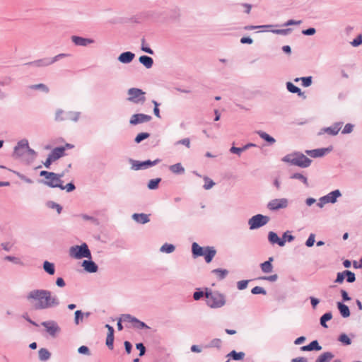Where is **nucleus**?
Listing matches in <instances>:
<instances>
[{
    "mask_svg": "<svg viewBox=\"0 0 362 362\" xmlns=\"http://www.w3.org/2000/svg\"><path fill=\"white\" fill-rule=\"evenodd\" d=\"M344 274L346 277V281L349 283H353L356 281L355 274L349 270H344Z\"/></svg>",
    "mask_w": 362,
    "mask_h": 362,
    "instance_id": "nucleus-48",
    "label": "nucleus"
},
{
    "mask_svg": "<svg viewBox=\"0 0 362 362\" xmlns=\"http://www.w3.org/2000/svg\"><path fill=\"white\" fill-rule=\"evenodd\" d=\"M274 261V257H269L267 261L260 264L262 272L266 274L271 273L273 271V265L272 262Z\"/></svg>",
    "mask_w": 362,
    "mask_h": 362,
    "instance_id": "nucleus-24",
    "label": "nucleus"
},
{
    "mask_svg": "<svg viewBox=\"0 0 362 362\" xmlns=\"http://www.w3.org/2000/svg\"><path fill=\"white\" fill-rule=\"evenodd\" d=\"M59 188L62 190H66L67 192H71L76 189V187L74 185V183L70 182L66 185H63V183H62V185H59Z\"/></svg>",
    "mask_w": 362,
    "mask_h": 362,
    "instance_id": "nucleus-51",
    "label": "nucleus"
},
{
    "mask_svg": "<svg viewBox=\"0 0 362 362\" xmlns=\"http://www.w3.org/2000/svg\"><path fill=\"white\" fill-rule=\"evenodd\" d=\"M244 356H245L244 352H242V351L237 352L235 350H233L232 351H230L229 354H227V357H228L233 360H235V361L242 360L244 358Z\"/></svg>",
    "mask_w": 362,
    "mask_h": 362,
    "instance_id": "nucleus-36",
    "label": "nucleus"
},
{
    "mask_svg": "<svg viewBox=\"0 0 362 362\" xmlns=\"http://www.w3.org/2000/svg\"><path fill=\"white\" fill-rule=\"evenodd\" d=\"M39 359L42 361H47L50 356V352L45 348H41L38 351Z\"/></svg>",
    "mask_w": 362,
    "mask_h": 362,
    "instance_id": "nucleus-35",
    "label": "nucleus"
},
{
    "mask_svg": "<svg viewBox=\"0 0 362 362\" xmlns=\"http://www.w3.org/2000/svg\"><path fill=\"white\" fill-rule=\"evenodd\" d=\"M175 245L173 244H169V243L163 244L160 248V251L161 252L168 253V254L173 252L175 251Z\"/></svg>",
    "mask_w": 362,
    "mask_h": 362,
    "instance_id": "nucleus-39",
    "label": "nucleus"
},
{
    "mask_svg": "<svg viewBox=\"0 0 362 362\" xmlns=\"http://www.w3.org/2000/svg\"><path fill=\"white\" fill-rule=\"evenodd\" d=\"M322 346H320L317 340L311 341L309 344L300 347V350L303 351H320Z\"/></svg>",
    "mask_w": 362,
    "mask_h": 362,
    "instance_id": "nucleus-25",
    "label": "nucleus"
},
{
    "mask_svg": "<svg viewBox=\"0 0 362 362\" xmlns=\"http://www.w3.org/2000/svg\"><path fill=\"white\" fill-rule=\"evenodd\" d=\"M161 181L160 178H156L151 180L148 183V188L149 189H156L158 187V184Z\"/></svg>",
    "mask_w": 362,
    "mask_h": 362,
    "instance_id": "nucleus-45",
    "label": "nucleus"
},
{
    "mask_svg": "<svg viewBox=\"0 0 362 362\" xmlns=\"http://www.w3.org/2000/svg\"><path fill=\"white\" fill-rule=\"evenodd\" d=\"M294 236L291 234V232L289 230H287L284 233L281 240H284V245L286 244V242H292L294 240Z\"/></svg>",
    "mask_w": 362,
    "mask_h": 362,
    "instance_id": "nucleus-52",
    "label": "nucleus"
},
{
    "mask_svg": "<svg viewBox=\"0 0 362 362\" xmlns=\"http://www.w3.org/2000/svg\"><path fill=\"white\" fill-rule=\"evenodd\" d=\"M282 161L300 168H308L310 165L312 160L300 152L287 154L282 158Z\"/></svg>",
    "mask_w": 362,
    "mask_h": 362,
    "instance_id": "nucleus-2",
    "label": "nucleus"
},
{
    "mask_svg": "<svg viewBox=\"0 0 362 362\" xmlns=\"http://www.w3.org/2000/svg\"><path fill=\"white\" fill-rule=\"evenodd\" d=\"M132 218L136 222L141 224H145L150 221L149 215L143 213L134 214L132 215Z\"/></svg>",
    "mask_w": 362,
    "mask_h": 362,
    "instance_id": "nucleus-23",
    "label": "nucleus"
},
{
    "mask_svg": "<svg viewBox=\"0 0 362 362\" xmlns=\"http://www.w3.org/2000/svg\"><path fill=\"white\" fill-rule=\"evenodd\" d=\"M332 146H329L327 148H316L313 150H307L305 151V153L313 158H319L322 157L327 153H329L332 151Z\"/></svg>",
    "mask_w": 362,
    "mask_h": 362,
    "instance_id": "nucleus-14",
    "label": "nucleus"
},
{
    "mask_svg": "<svg viewBox=\"0 0 362 362\" xmlns=\"http://www.w3.org/2000/svg\"><path fill=\"white\" fill-rule=\"evenodd\" d=\"M272 32L275 34L278 35H287L291 32V28H286V29H276V30H272Z\"/></svg>",
    "mask_w": 362,
    "mask_h": 362,
    "instance_id": "nucleus-58",
    "label": "nucleus"
},
{
    "mask_svg": "<svg viewBox=\"0 0 362 362\" xmlns=\"http://www.w3.org/2000/svg\"><path fill=\"white\" fill-rule=\"evenodd\" d=\"M169 169L173 173L176 175L183 174L185 173V168L180 163L170 165Z\"/></svg>",
    "mask_w": 362,
    "mask_h": 362,
    "instance_id": "nucleus-33",
    "label": "nucleus"
},
{
    "mask_svg": "<svg viewBox=\"0 0 362 362\" xmlns=\"http://www.w3.org/2000/svg\"><path fill=\"white\" fill-rule=\"evenodd\" d=\"M256 133L259 135V136L261 139H262L264 141H266L267 142H268L269 144H270V145H272L276 142V140L274 137L271 136L267 133H266L263 131H257Z\"/></svg>",
    "mask_w": 362,
    "mask_h": 362,
    "instance_id": "nucleus-31",
    "label": "nucleus"
},
{
    "mask_svg": "<svg viewBox=\"0 0 362 362\" xmlns=\"http://www.w3.org/2000/svg\"><path fill=\"white\" fill-rule=\"evenodd\" d=\"M139 62L146 69H151L153 64V60L151 57L142 55L139 58Z\"/></svg>",
    "mask_w": 362,
    "mask_h": 362,
    "instance_id": "nucleus-29",
    "label": "nucleus"
},
{
    "mask_svg": "<svg viewBox=\"0 0 362 362\" xmlns=\"http://www.w3.org/2000/svg\"><path fill=\"white\" fill-rule=\"evenodd\" d=\"M46 206L49 209H55L58 214H61L62 211V207L59 204L53 201H48L46 203Z\"/></svg>",
    "mask_w": 362,
    "mask_h": 362,
    "instance_id": "nucleus-42",
    "label": "nucleus"
},
{
    "mask_svg": "<svg viewBox=\"0 0 362 362\" xmlns=\"http://www.w3.org/2000/svg\"><path fill=\"white\" fill-rule=\"evenodd\" d=\"M270 218L267 216L257 214L248 220V225L250 230H255L267 224Z\"/></svg>",
    "mask_w": 362,
    "mask_h": 362,
    "instance_id": "nucleus-7",
    "label": "nucleus"
},
{
    "mask_svg": "<svg viewBox=\"0 0 362 362\" xmlns=\"http://www.w3.org/2000/svg\"><path fill=\"white\" fill-rule=\"evenodd\" d=\"M127 100L136 105H144L146 102V93L138 88H131L127 90Z\"/></svg>",
    "mask_w": 362,
    "mask_h": 362,
    "instance_id": "nucleus-5",
    "label": "nucleus"
},
{
    "mask_svg": "<svg viewBox=\"0 0 362 362\" xmlns=\"http://www.w3.org/2000/svg\"><path fill=\"white\" fill-rule=\"evenodd\" d=\"M67 54H59L52 58H44L38 60H35L31 62L26 63L25 65L34 66L36 67H45L49 66L57 61L67 57Z\"/></svg>",
    "mask_w": 362,
    "mask_h": 362,
    "instance_id": "nucleus-6",
    "label": "nucleus"
},
{
    "mask_svg": "<svg viewBox=\"0 0 362 362\" xmlns=\"http://www.w3.org/2000/svg\"><path fill=\"white\" fill-rule=\"evenodd\" d=\"M205 247L199 246L197 243L192 245V252L194 257H201L204 255Z\"/></svg>",
    "mask_w": 362,
    "mask_h": 362,
    "instance_id": "nucleus-27",
    "label": "nucleus"
},
{
    "mask_svg": "<svg viewBox=\"0 0 362 362\" xmlns=\"http://www.w3.org/2000/svg\"><path fill=\"white\" fill-rule=\"evenodd\" d=\"M286 88L287 90L292 93H297L299 95L302 94L301 90L291 82L286 83Z\"/></svg>",
    "mask_w": 362,
    "mask_h": 362,
    "instance_id": "nucleus-41",
    "label": "nucleus"
},
{
    "mask_svg": "<svg viewBox=\"0 0 362 362\" xmlns=\"http://www.w3.org/2000/svg\"><path fill=\"white\" fill-rule=\"evenodd\" d=\"M214 274L217 275L219 280H222L228 274V271L226 269H215L211 271Z\"/></svg>",
    "mask_w": 362,
    "mask_h": 362,
    "instance_id": "nucleus-37",
    "label": "nucleus"
},
{
    "mask_svg": "<svg viewBox=\"0 0 362 362\" xmlns=\"http://www.w3.org/2000/svg\"><path fill=\"white\" fill-rule=\"evenodd\" d=\"M299 80H301L302 85L304 87H308L312 84V76H307V77H301V78H296L295 79V81L297 82Z\"/></svg>",
    "mask_w": 362,
    "mask_h": 362,
    "instance_id": "nucleus-44",
    "label": "nucleus"
},
{
    "mask_svg": "<svg viewBox=\"0 0 362 362\" xmlns=\"http://www.w3.org/2000/svg\"><path fill=\"white\" fill-rule=\"evenodd\" d=\"M113 342H114V334H107L106 338V345L110 349H113Z\"/></svg>",
    "mask_w": 362,
    "mask_h": 362,
    "instance_id": "nucleus-56",
    "label": "nucleus"
},
{
    "mask_svg": "<svg viewBox=\"0 0 362 362\" xmlns=\"http://www.w3.org/2000/svg\"><path fill=\"white\" fill-rule=\"evenodd\" d=\"M42 268H43L44 271L49 275H54L55 273L54 264L52 262H50L47 260H45L43 262Z\"/></svg>",
    "mask_w": 362,
    "mask_h": 362,
    "instance_id": "nucleus-30",
    "label": "nucleus"
},
{
    "mask_svg": "<svg viewBox=\"0 0 362 362\" xmlns=\"http://www.w3.org/2000/svg\"><path fill=\"white\" fill-rule=\"evenodd\" d=\"M337 308L340 313V315L346 318L350 316V310L349 307L343 303L342 302L337 303Z\"/></svg>",
    "mask_w": 362,
    "mask_h": 362,
    "instance_id": "nucleus-26",
    "label": "nucleus"
},
{
    "mask_svg": "<svg viewBox=\"0 0 362 362\" xmlns=\"http://www.w3.org/2000/svg\"><path fill=\"white\" fill-rule=\"evenodd\" d=\"M69 256L76 259H81L84 257L91 259V253L86 243L71 247Z\"/></svg>",
    "mask_w": 362,
    "mask_h": 362,
    "instance_id": "nucleus-4",
    "label": "nucleus"
},
{
    "mask_svg": "<svg viewBox=\"0 0 362 362\" xmlns=\"http://www.w3.org/2000/svg\"><path fill=\"white\" fill-rule=\"evenodd\" d=\"M64 151L65 147H56L49 153L48 156L50 157L53 161H55L64 156Z\"/></svg>",
    "mask_w": 362,
    "mask_h": 362,
    "instance_id": "nucleus-20",
    "label": "nucleus"
},
{
    "mask_svg": "<svg viewBox=\"0 0 362 362\" xmlns=\"http://www.w3.org/2000/svg\"><path fill=\"white\" fill-rule=\"evenodd\" d=\"M160 162V159H156L153 161L147 160L145 161L135 160L132 158L129 159V163L132 164V169L134 170H139L141 169H146L153 165H157Z\"/></svg>",
    "mask_w": 362,
    "mask_h": 362,
    "instance_id": "nucleus-8",
    "label": "nucleus"
},
{
    "mask_svg": "<svg viewBox=\"0 0 362 362\" xmlns=\"http://www.w3.org/2000/svg\"><path fill=\"white\" fill-rule=\"evenodd\" d=\"M205 297L206 298V303L211 308H220L226 305V296L224 294L218 291H211L206 288Z\"/></svg>",
    "mask_w": 362,
    "mask_h": 362,
    "instance_id": "nucleus-3",
    "label": "nucleus"
},
{
    "mask_svg": "<svg viewBox=\"0 0 362 362\" xmlns=\"http://www.w3.org/2000/svg\"><path fill=\"white\" fill-rule=\"evenodd\" d=\"M338 340L344 344V345H350L351 344V339L346 334H341L339 335Z\"/></svg>",
    "mask_w": 362,
    "mask_h": 362,
    "instance_id": "nucleus-49",
    "label": "nucleus"
},
{
    "mask_svg": "<svg viewBox=\"0 0 362 362\" xmlns=\"http://www.w3.org/2000/svg\"><path fill=\"white\" fill-rule=\"evenodd\" d=\"M288 206V200L286 198L274 199L268 202L267 206L270 211H278L286 209Z\"/></svg>",
    "mask_w": 362,
    "mask_h": 362,
    "instance_id": "nucleus-10",
    "label": "nucleus"
},
{
    "mask_svg": "<svg viewBox=\"0 0 362 362\" xmlns=\"http://www.w3.org/2000/svg\"><path fill=\"white\" fill-rule=\"evenodd\" d=\"M72 42L80 47H87L89 45L95 43V40L91 38H86L81 36L73 35L71 37Z\"/></svg>",
    "mask_w": 362,
    "mask_h": 362,
    "instance_id": "nucleus-15",
    "label": "nucleus"
},
{
    "mask_svg": "<svg viewBox=\"0 0 362 362\" xmlns=\"http://www.w3.org/2000/svg\"><path fill=\"white\" fill-rule=\"evenodd\" d=\"M251 292L252 294L257 295V294H263L266 295L267 291L264 288L260 286H255L252 290Z\"/></svg>",
    "mask_w": 362,
    "mask_h": 362,
    "instance_id": "nucleus-57",
    "label": "nucleus"
},
{
    "mask_svg": "<svg viewBox=\"0 0 362 362\" xmlns=\"http://www.w3.org/2000/svg\"><path fill=\"white\" fill-rule=\"evenodd\" d=\"M64 115H66V112H64V111L63 110H62V109L57 110L56 113H55V117H54L55 120L57 122L66 120L65 116L64 117L63 116Z\"/></svg>",
    "mask_w": 362,
    "mask_h": 362,
    "instance_id": "nucleus-47",
    "label": "nucleus"
},
{
    "mask_svg": "<svg viewBox=\"0 0 362 362\" xmlns=\"http://www.w3.org/2000/svg\"><path fill=\"white\" fill-rule=\"evenodd\" d=\"M152 103L154 105L153 113H154L155 116L158 118H160V110L158 108L160 104L154 100H152Z\"/></svg>",
    "mask_w": 362,
    "mask_h": 362,
    "instance_id": "nucleus-63",
    "label": "nucleus"
},
{
    "mask_svg": "<svg viewBox=\"0 0 362 362\" xmlns=\"http://www.w3.org/2000/svg\"><path fill=\"white\" fill-rule=\"evenodd\" d=\"M134 323V327H136L137 329H149V327L146 324H145L144 322L140 321L137 318Z\"/></svg>",
    "mask_w": 362,
    "mask_h": 362,
    "instance_id": "nucleus-61",
    "label": "nucleus"
},
{
    "mask_svg": "<svg viewBox=\"0 0 362 362\" xmlns=\"http://www.w3.org/2000/svg\"><path fill=\"white\" fill-rule=\"evenodd\" d=\"M84 269L89 273H95L98 271V265L92 260H84L82 263Z\"/></svg>",
    "mask_w": 362,
    "mask_h": 362,
    "instance_id": "nucleus-22",
    "label": "nucleus"
},
{
    "mask_svg": "<svg viewBox=\"0 0 362 362\" xmlns=\"http://www.w3.org/2000/svg\"><path fill=\"white\" fill-rule=\"evenodd\" d=\"M74 323L76 325H78L80 322H81L84 318V314L81 310H76L74 313Z\"/></svg>",
    "mask_w": 362,
    "mask_h": 362,
    "instance_id": "nucleus-46",
    "label": "nucleus"
},
{
    "mask_svg": "<svg viewBox=\"0 0 362 362\" xmlns=\"http://www.w3.org/2000/svg\"><path fill=\"white\" fill-rule=\"evenodd\" d=\"M216 254V250L214 247L207 246L205 247V250L204 251V257L206 263H210L213 258L215 257Z\"/></svg>",
    "mask_w": 362,
    "mask_h": 362,
    "instance_id": "nucleus-21",
    "label": "nucleus"
},
{
    "mask_svg": "<svg viewBox=\"0 0 362 362\" xmlns=\"http://www.w3.org/2000/svg\"><path fill=\"white\" fill-rule=\"evenodd\" d=\"M78 352L81 354L90 355V349L86 346H81L78 349Z\"/></svg>",
    "mask_w": 362,
    "mask_h": 362,
    "instance_id": "nucleus-64",
    "label": "nucleus"
},
{
    "mask_svg": "<svg viewBox=\"0 0 362 362\" xmlns=\"http://www.w3.org/2000/svg\"><path fill=\"white\" fill-rule=\"evenodd\" d=\"M332 318V314L331 312H327L322 315L320 319V325L325 328H327L326 322Z\"/></svg>",
    "mask_w": 362,
    "mask_h": 362,
    "instance_id": "nucleus-38",
    "label": "nucleus"
},
{
    "mask_svg": "<svg viewBox=\"0 0 362 362\" xmlns=\"http://www.w3.org/2000/svg\"><path fill=\"white\" fill-rule=\"evenodd\" d=\"M152 119V117L144 113H136L131 116L129 124L132 126L147 123Z\"/></svg>",
    "mask_w": 362,
    "mask_h": 362,
    "instance_id": "nucleus-11",
    "label": "nucleus"
},
{
    "mask_svg": "<svg viewBox=\"0 0 362 362\" xmlns=\"http://www.w3.org/2000/svg\"><path fill=\"white\" fill-rule=\"evenodd\" d=\"M26 299L34 303L35 310H46L60 304L59 298L47 289H33L28 293Z\"/></svg>",
    "mask_w": 362,
    "mask_h": 362,
    "instance_id": "nucleus-1",
    "label": "nucleus"
},
{
    "mask_svg": "<svg viewBox=\"0 0 362 362\" xmlns=\"http://www.w3.org/2000/svg\"><path fill=\"white\" fill-rule=\"evenodd\" d=\"M249 281H250L249 280H242V281H238L237 282V288L239 290L245 289L248 285Z\"/></svg>",
    "mask_w": 362,
    "mask_h": 362,
    "instance_id": "nucleus-60",
    "label": "nucleus"
},
{
    "mask_svg": "<svg viewBox=\"0 0 362 362\" xmlns=\"http://www.w3.org/2000/svg\"><path fill=\"white\" fill-rule=\"evenodd\" d=\"M149 136H150V134L149 133H148V132H141V133L138 134L136 136V137L134 139V141L136 144H139L142 141H144V139H148Z\"/></svg>",
    "mask_w": 362,
    "mask_h": 362,
    "instance_id": "nucleus-43",
    "label": "nucleus"
},
{
    "mask_svg": "<svg viewBox=\"0 0 362 362\" xmlns=\"http://www.w3.org/2000/svg\"><path fill=\"white\" fill-rule=\"evenodd\" d=\"M81 112H76V111H69L66 112L65 118L66 120L69 119L71 121H73L74 122H76L78 121L80 118Z\"/></svg>",
    "mask_w": 362,
    "mask_h": 362,
    "instance_id": "nucleus-32",
    "label": "nucleus"
},
{
    "mask_svg": "<svg viewBox=\"0 0 362 362\" xmlns=\"http://www.w3.org/2000/svg\"><path fill=\"white\" fill-rule=\"evenodd\" d=\"M204 180L205 182L204 188L205 189H210L211 188H212L214 186L215 182L209 178L208 177H204Z\"/></svg>",
    "mask_w": 362,
    "mask_h": 362,
    "instance_id": "nucleus-54",
    "label": "nucleus"
},
{
    "mask_svg": "<svg viewBox=\"0 0 362 362\" xmlns=\"http://www.w3.org/2000/svg\"><path fill=\"white\" fill-rule=\"evenodd\" d=\"M268 240L272 245H278L280 247L284 246V240H281L274 231H269L268 233Z\"/></svg>",
    "mask_w": 362,
    "mask_h": 362,
    "instance_id": "nucleus-18",
    "label": "nucleus"
},
{
    "mask_svg": "<svg viewBox=\"0 0 362 362\" xmlns=\"http://www.w3.org/2000/svg\"><path fill=\"white\" fill-rule=\"evenodd\" d=\"M28 141L25 139H21L14 147L13 156L15 158H20L23 155V150L28 148Z\"/></svg>",
    "mask_w": 362,
    "mask_h": 362,
    "instance_id": "nucleus-13",
    "label": "nucleus"
},
{
    "mask_svg": "<svg viewBox=\"0 0 362 362\" xmlns=\"http://www.w3.org/2000/svg\"><path fill=\"white\" fill-rule=\"evenodd\" d=\"M342 125H343L342 122H335L330 127H324V128L321 129L320 131L318 132V135H322V134L326 133L331 136H336L339 132L340 129L342 127Z\"/></svg>",
    "mask_w": 362,
    "mask_h": 362,
    "instance_id": "nucleus-12",
    "label": "nucleus"
},
{
    "mask_svg": "<svg viewBox=\"0 0 362 362\" xmlns=\"http://www.w3.org/2000/svg\"><path fill=\"white\" fill-rule=\"evenodd\" d=\"M52 176H48L45 180H40L39 182L48 186L52 188H56L59 187V177H57L55 173L52 172Z\"/></svg>",
    "mask_w": 362,
    "mask_h": 362,
    "instance_id": "nucleus-16",
    "label": "nucleus"
},
{
    "mask_svg": "<svg viewBox=\"0 0 362 362\" xmlns=\"http://www.w3.org/2000/svg\"><path fill=\"white\" fill-rule=\"evenodd\" d=\"M14 174H16L21 180L24 181L26 183H28V184H32L33 182V181L26 177L25 175H24L23 174L19 173V172H17V171H13Z\"/></svg>",
    "mask_w": 362,
    "mask_h": 362,
    "instance_id": "nucleus-55",
    "label": "nucleus"
},
{
    "mask_svg": "<svg viewBox=\"0 0 362 362\" xmlns=\"http://www.w3.org/2000/svg\"><path fill=\"white\" fill-rule=\"evenodd\" d=\"M41 325L45 328V331L52 337L56 336L61 332V328L54 320L45 321Z\"/></svg>",
    "mask_w": 362,
    "mask_h": 362,
    "instance_id": "nucleus-9",
    "label": "nucleus"
},
{
    "mask_svg": "<svg viewBox=\"0 0 362 362\" xmlns=\"http://www.w3.org/2000/svg\"><path fill=\"white\" fill-rule=\"evenodd\" d=\"M146 42V40L145 38H142L141 39V49L149 54H153L154 52H153V50L151 49L150 47H147V46H144V44Z\"/></svg>",
    "mask_w": 362,
    "mask_h": 362,
    "instance_id": "nucleus-59",
    "label": "nucleus"
},
{
    "mask_svg": "<svg viewBox=\"0 0 362 362\" xmlns=\"http://www.w3.org/2000/svg\"><path fill=\"white\" fill-rule=\"evenodd\" d=\"M4 259L11 262L16 264L23 265V263L21 260V259L18 257H14V256H10V255L6 256L4 257Z\"/></svg>",
    "mask_w": 362,
    "mask_h": 362,
    "instance_id": "nucleus-50",
    "label": "nucleus"
},
{
    "mask_svg": "<svg viewBox=\"0 0 362 362\" xmlns=\"http://www.w3.org/2000/svg\"><path fill=\"white\" fill-rule=\"evenodd\" d=\"M315 235L314 233L310 234L308 240L305 242V245L308 247L313 246V245L315 243Z\"/></svg>",
    "mask_w": 362,
    "mask_h": 362,
    "instance_id": "nucleus-62",
    "label": "nucleus"
},
{
    "mask_svg": "<svg viewBox=\"0 0 362 362\" xmlns=\"http://www.w3.org/2000/svg\"><path fill=\"white\" fill-rule=\"evenodd\" d=\"M134 57L135 54L133 52L127 51L120 54L117 59L122 64H129L132 62Z\"/></svg>",
    "mask_w": 362,
    "mask_h": 362,
    "instance_id": "nucleus-19",
    "label": "nucleus"
},
{
    "mask_svg": "<svg viewBox=\"0 0 362 362\" xmlns=\"http://www.w3.org/2000/svg\"><path fill=\"white\" fill-rule=\"evenodd\" d=\"M290 178L294 179V180H298L300 181L306 187H308V185H309L307 177L301 173H293L291 175Z\"/></svg>",
    "mask_w": 362,
    "mask_h": 362,
    "instance_id": "nucleus-34",
    "label": "nucleus"
},
{
    "mask_svg": "<svg viewBox=\"0 0 362 362\" xmlns=\"http://www.w3.org/2000/svg\"><path fill=\"white\" fill-rule=\"evenodd\" d=\"M334 357V355L332 352H324L317 358L315 362H330Z\"/></svg>",
    "mask_w": 362,
    "mask_h": 362,
    "instance_id": "nucleus-28",
    "label": "nucleus"
},
{
    "mask_svg": "<svg viewBox=\"0 0 362 362\" xmlns=\"http://www.w3.org/2000/svg\"><path fill=\"white\" fill-rule=\"evenodd\" d=\"M354 124L348 123L344 126V129L341 131V134H351L354 131Z\"/></svg>",
    "mask_w": 362,
    "mask_h": 362,
    "instance_id": "nucleus-53",
    "label": "nucleus"
},
{
    "mask_svg": "<svg viewBox=\"0 0 362 362\" xmlns=\"http://www.w3.org/2000/svg\"><path fill=\"white\" fill-rule=\"evenodd\" d=\"M28 88L31 90H39L44 93L49 92V88L45 84H43V83L30 85L28 86Z\"/></svg>",
    "mask_w": 362,
    "mask_h": 362,
    "instance_id": "nucleus-40",
    "label": "nucleus"
},
{
    "mask_svg": "<svg viewBox=\"0 0 362 362\" xmlns=\"http://www.w3.org/2000/svg\"><path fill=\"white\" fill-rule=\"evenodd\" d=\"M341 193L339 189H335L334 191H332L331 192L328 193L327 194L323 196L324 199L323 201H325L327 204H334L337 202V199L339 197H341Z\"/></svg>",
    "mask_w": 362,
    "mask_h": 362,
    "instance_id": "nucleus-17",
    "label": "nucleus"
}]
</instances>
